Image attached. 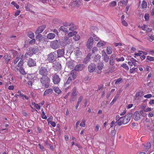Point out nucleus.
<instances>
[{
    "mask_svg": "<svg viewBox=\"0 0 154 154\" xmlns=\"http://www.w3.org/2000/svg\"><path fill=\"white\" fill-rule=\"evenodd\" d=\"M132 113H130L128 114L124 117L120 118L119 116H116V120H117V124L120 126L122 124H125L127 123L130 121L132 116Z\"/></svg>",
    "mask_w": 154,
    "mask_h": 154,
    "instance_id": "f257e3e1",
    "label": "nucleus"
},
{
    "mask_svg": "<svg viewBox=\"0 0 154 154\" xmlns=\"http://www.w3.org/2000/svg\"><path fill=\"white\" fill-rule=\"evenodd\" d=\"M42 85L46 88L49 87L50 80L47 76H43L40 79Z\"/></svg>",
    "mask_w": 154,
    "mask_h": 154,
    "instance_id": "f03ea898",
    "label": "nucleus"
},
{
    "mask_svg": "<svg viewBox=\"0 0 154 154\" xmlns=\"http://www.w3.org/2000/svg\"><path fill=\"white\" fill-rule=\"evenodd\" d=\"M57 55L54 52L50 53L48 55L47 60L49 63H53L57 59Z\"/></svg>",
    "mask_w": 154,
    "mask_h": 154,
    "instance_id": "7ed1b4c3",
    "label": "nucleus"
},
{
    "mask_svg": "<svg viewBox=\"0 0 154 154\" xmlns=\"http://www.w3.org/2000/svg\"><path fill=\"white\" fill-rule=\"evenodd\" d=\"M76 77L75 74L73 71H72L69 74V77L68 78L65 85H66L69 84L72 81L75 79Z\"/></svg>",
    "mask_w": 154,
    "mask_h": 154,
    "instance_id": "20e7f679",
    "label": "nucleus"
},
{
    "mask_svg": "<svg viewBox=\"0 0 154 154\" xmlns=\"http://www.w3.org/2000/svg\"><path fill=\"white\" fill-rule=\"evenodd\" d=\"M77 88L75 87H74L72 91V94L71 97L70 101H74L75 99V97L78 94V92L76 91Z\"/></svg>",
    "mask_w": 154,
    "mask_h": 154,
    "instance_id": "39448f33",
    "label": "nucleus"
},
{
    "mask_svg": "<svg viewBox=\"0 0 154 154\" xmlns=\"http://www.w3.org/2000/svg\"><path fill=\"white\" fill-rule=\"evenodd\" d=\"M94 39L92 37H90L88 39L87 43V47L89 49L91 48L93 44Z\"/></svg>",
    "mask_w": 154,
    "mask_h": 154,
    "instance_id": "423d86ee",
    "label": "nucleus"
},
{
    "mask_svg": "<svg viewBox=\"0 0 154 154\" xmlns=\"http://www.w3.org/2000/svg\"><path fill=\"white\" fill-rule=\"evenodd\" d=\"M76 63V62L71 60H69L67 62L66 65L69 68L72 69L74 67Z\"/></svg>",
    "mask_w": 154,
    "mask_h": 154,
    "instance_id": "0eeeda50",
    "label": "nucleus"
},
{
    "mask_svg": "<svg viewBox=\"0 0 154 154\" xmlns=\"http://www.w3.org/2000/svg\"><path fill=\"white\" fill-rule=\"evenodd\" d=\"M51 47L53 49H56L59 48V46L57 40H55L51 42Z\"/></svg>",
    "mask_w": 154,
    "mask_h": 154,
    "instance_id": "6e6552de",
    "label": "nucleus"
},
{
    "mask_svg": "<svg viewBox=\"0 0 154 154\" xmlns=\"http://www.w3.org/2000/svg\"><path fill=\"white\" fill-rule=\"evenodd\" d=\"M96 69V65L94 63L90 64L88 67V71L90 72H93Z\"/></svg>",
    "mask_w": 154,
    "mask_h": 154,
    "instance_id": "1a4fd4ad",
    "label": "nucleus"
},
{
    "mask_svg": "<svg viewBox=\"0 0 154 154\" xmlns=\"http://www.w3.org/2000/svg\"><path fill=\"white\" fill-rule=\"evenodd\" d=\"M39 73L42 75H46L48 73V71L46 68L42 67H41L39 71Z\"/></svg>",
    "mask_w": 154,
    "mask_h": 154,
    "instance_id": "9d476101",
    "label": "nucleus"
},
{
    "mask_svg": "<svg viewBox=\"0 0 154 154\" xmlns=\"http://www.w3.org/2000/svg\"><path fill=\"white\" fill-rule=\"evenodd\" d=\"M85 67V66L83 64H80L76 65L74 69L76 71H81L83 70Z\"/></svg>",
    "mask_w": 154,
    "mask_h": 154,
    "instance_id": "9b49d317",
    "label": "nucleus"
},
{
    "mask_svg": "<svg viewBox=\"0 0 154 154\" xmlns=\"http://www.w3.org/2000/svg\"><path fill=\"white\" fill-rule=\"evenodd\" d=\"M52 79L54 84H58L59 83L60 81V79L59 76L56 75H54Z\"/></svg>",
    "mask_w": 154,
    "mask_h": 154,
    "instance_id": "f8f14e48",
    "label": "nucleus"
},
{
    "mask_svg": "<svg viewBox=\"0 0 154 154\" xmlns=\"http://www.w3.org/2000/svg\"><path fill=\"white\" fill-rule=\"evenodd\" d=\"M46 26L45 25H42L40 26L36 30L35 33L36 34H39L42 32L45 29Z\"/></svg>",
    "mask_w": 154,
    "mask_h": 154,
    "instance_id": "ddd939ff",
    "label": "nucleus"
},
{
    "mask_svg": "<svg viewBox=\"0 0 154 154\" xmlns=\"http://www.w3.org/2000/svg\"><path fill=\"white\" fill-rule=\"evenodd\" d=\"M133 118L136 121H138L140 119V114L138 111L135 112L133 115Z\"/></svg>",
    "mask_w": 154,
    "mask_h": 154,
    "instance_id": "4468645a",
    "label": "nucleus"
},
{
    "mask_svg": "<svg viewBox=\"0 0 154 154\" xmlns=\"http://www.w3.org/2000/svg\"><path fill=\"white\" fill-rule=\"evenodd\" d=\"M57 56L58 57H63L64 54V50L63 49H60L58 50Z\"/></svg>",
    "mask_w": 154,
    "mask_h": 154,
    "instance_id": "2eb2a0df",
    "label": "nucleus"
},
{
    "mask_svg": "<svg viewBox=\"0 0 154 154\" xmlns=\"http://www.w3.org/2000/svg\"><path fill=\"white\" fill-rule=\"evenodd\" d=\"M35 62L32 59H29L28 62V65L29 67L34 66L35 64Z\"/></svg>",
    "mask_w": 154,
    "mask_h": 154,
    "instance_id": "dca6fc26",
    "label": "nucleus"
},
{
    "mask_svg": "<svg viewBox=\"0 0 154 154\" xmlns=\"http://www.w3.org/2000/svg\"><path fill=\"white\" fill-rule=\"evenodd\" d=\"M75 54L77 57H79L82 54V52L80 51L78 48H76L75 49Z\"/></svg>",
    "mask_w": 154,
    "mask_h": 154,
    "instance_id": "f3484780",
    "label": "nucleus"
},
{
    "mask_svg": "<svg viewBox=\"0 0 154 154\" xmlns=\"http://www.w3.org/2000/svg\"><path fill=\"white\" fill-rule=\"evenodd\" d=\"M81 4L79 0H76L72 3V5L73 7H79Z\"/></svg>",
    "mask_w": 154,
    "mask_h": 154,
    "instance_id": "a211bd4d",
    "label": "nucleus"
},
{
    "mask_svg": "<svg viewBox=\"0 0 154 154\" xmlns=\"http://www.w3.org/2000/svg\"><path fill=\"white\" fill-rule=\"evenodd\" d=\"M106 42L102 40L99 41L97 44V46L98 47H101L105 46L106 44Z\"/></svg>",
    "mask_w": 154,
    "mask_h": 154,
    "instance_id": "6ab92c4d",
    "label": "nucleus"
},
{
    "mask_svg": "<svg viewBox=\"0 0 154 154\" xmlns=\"http://www.w3.org/2000/svg\"><path fill=\"white\" fill-rule=\"evenodd\" d=\"M53 66L54 68L56 69L57 70L60 69L61 67V64L58 62H56L54 63Z\"/></svg>",
    "mask_w": 154,
    "mask_h": 154,
    "instance_id": "aec40b11",
    "label": "nucleus"
},
{
    "mask_svg": "<svg viewBox=\"0 0 154 154\" xmlns=\"http://www.w3.org/2000/svg\"><path fill=\"white\" fill-rule=\"evenodd\" d=\"M53 92L52 89L50 88L46 90L44 93V96H46L47 95L52 93Z\"/></svg>",
    "mask_w": 154,
    "mask_h": 154,
    "instance_id": "412c9836",
    "label": "nucleus"
},
{
    "mask_svg": "<svg viewBox=\"0 0 154 154\" xmlns=\"http://www.w3.org/2000/svg\"><path fill=\"white\" fill-rule=\"evenodd\" d=\"M143 95V91H139L136 93L135 94L136 99H138L140 97H141Z\"/></svg>",
    "mask_w": 154,
    "mask_h": 154,
    "instance_id": "4be33fe9",
    "label": "nucleus"
},
{
    "mask_svg": "<svg viewBox=\"0 0 154 154\" xmlns=\"http://www.w3.org/2000/svg\"><path fill=\"white\" fill-rule=\"evenodd\" d=\"M69 37L68 36H65L64 37L63 39H62L60 41L61 42L64 43V44H66L67 43V41H68L69 39Z\"/></svg>",
    "mask_w": 154,
    "mask_h": 154,
    "instance_id": "5701e85b",
    "label": "nucleus"
},
{
    "mask_svg": "<svg viewBox=\"0 0 154 154\" xmlns=\"http://www.w3.org/2000/svg\"><path fill=\"white\" fill-rule=\"evenodd\" d=\"M55 36V35L53 33H49L48 34L47 38L50 39H52L54 38Z\"/></svg>",
    "mask_w": 154,
    "mask_h": 154,
    "instance_id": "b1692460",
    "label": "nucleus"
},
{
    "mask_svg": "<svg viewBox=\"0 0 154 154\" xmlns=\"http://www.w3.org/2000/svg\"><path fill=\"white\" fill-rule=\"evenodd\" d=\"M90 56L91 55L90 54L87 55L84 60L83 62L84 63L86 64L90 61Z\"/></svg>",
    "mask_w": 154,
    "mask_h": 154,
    "instance_id": "393cba45",
    "label": "nucleus"
},
{
    "mask_svg": "<svg viewBox=\"0 0 154 154\" xmlns=\"http://www.w3.org/2000/svg\"><path fill=\"white\" fill-rule=\"evenodd\" d=\"M77 33V32L75 31L71 32L68 33V36L69 37H72L75 35Z\"/></svg>",
    "mask_w": 154,
    "mask_h": 154,
    "instance_id": "a878e982",
    "label": "nucleus"
},
{
    "mask_svg": "<svg viewBox=\"0 0 154 154\" xmlns=\"http://www.w3.org/2000/svg\"><path fill=\"white\" fill-rule=\"evenodd\" d=\"M106 52L108 54H110L112 52V48L109 46H108L106 48Z\"/></svg>",
    "mask_w": 154,
    "mask_h": 154,
    "instance_id": "bb28decb",
    "label": "nucleus"
},
{
    "mask_svg": "<svg viewBox=\"0 0 154 154\" xmlns=\"http://www.w3.org/2000/svg\"><path fill=\"white\" fill-rule=\"evenodd\" d=\"M53 89L54 91L58 94H60L61 92V91L58 87H54L53 88Z\"/></svg>",
    "mask_w": 154,
    "mask_h": 154,
    "instance_id": "cd10ccee",
    "label": "nucleus"
},
{
    "mask_svg": "<svg viewBox=\"0 0 154 154\" xmlns=\"http://www.w3.org/2000/svg\"><path fill=\"white\" fill-rule=\"evenodd\" d=\"M4 59L5 60L6 63H8L10 60L11 58L10 56H9L7 55H5L4 56Z\"/></svg>",
    "mask_w": 154,
    "mask_h": 154,
    "instance_id": "c85d7f7f",
    "label": "nucleus"
},
{
    "mask_svg": "<svg viewBox=\"0 0 154 154\" xmlns=\"http://www.w3.org/2000/svg\"><path fill=\"white\" fill-rule=\"evenodd\" d=\"M103 64L102 63L100 62L99 63L97 66V68L99 70H101L103 69Z\"/></svg>",
    "mask_w": 154,
    "mask_h": 154,
    "instance_id": "c756f323",
    "label": "nucleus"
},
{
    "mask_svg": "<svg viewBox=\"0 0 154 154\" xmlns=\"http://www.w3.org/2000/svg\"><path fill=\"white\" fill-rule=\"evenodd\" d=\"M80 38V36L78 35H75L73 37V39L75 41H77L79 40Z\"/></svg>",
    "mask_w": 154,
    "mask_h": 154,
    "instance_id": "7c9ffc66",
    "label": "nucleus"
},
{
    "mask_svg": "<svg viewBox=\"0 0 154 154\" xmlns=\"http://www.w3.org/2000/svg\"><path fill=\"white\" fill-rule=\"evenodd\" d=\"M130 61H131V62H132V64L134 66H137V63L136 62H137V60H136L134 59L133 58H131L130 59Z\"/></svg>",
    "mask_w": 154,
    "mask_h": 154,
    "instance_id": "2f4dec72",
    "label": "nucleus"
},
{
    "mask_svg": "<svg viewBox=\"0 0 154 154\" xmlns=\"http://www.w3.org/2000/svg\"><path fill=\"white\" fill-rule=\"evenodd\" d=\"M32 6V5L30 4H26L25 8L26 10L27 11H30V8Z\"/></svg>",
    "mask_w": 154,
    "mask_h": 154,
    "instance_id": "473e14b6",
    "label": "nucleus"
},
{
    "mask_svg": "<svg viewBox=\"0 0 154 154\" xmlns=\"http://www.w3.org/2000/svg\"><path fill=\"white\" fill-rule=\"evenodd\" d=\"M102 57H103L104 61L106 63L109 60V57L107 55Z\"/></svg>",
    "mask_w": 154,
    "mask_h": 154,
    "instance_id": "72a5a7b5",
    "label": "nucleus"
},
{
    "mask_svg": "<svg viewBox=\"0 0 154 154\" xmlns=\"http://www.w3.org/2000/svg\"><path fill=\"white\" fill-rule=\"evenodd\" d=\"M41 112H42L41 115H42V118L43 119H46L47 118V117L45 115V113L44 112V111L43 109H42L41 110Z\"/></svg>",
    "mask_w": 154,
    "mask_h": 154,
    "instance_id": "f704fd0d",
    "label": "nucleus"
},
{
    "mask_svg": "<svg viewBox=\"0 0 154 154\" xmlns=\"http://www.w3.org/2000/svg\"><path fill=\"white\" fill-rule=\"evenodd\" d=\"M122 80V79L121 78H119L118 79L115 80H114V81L115 82V84L116 85H118L119 84Z\"/></svg>",
    "mask_w": 154,
    "mask_h": 154,
    "instance_id": "c9c22d12",
    "label": "nucleus"
},
{
    "mask_svg": "<svg viewBox=\"0 0 154 154\" xmlns=\"http://www.w3.org/2000/svg\"><path fill=\"white\" fill-rule=\"evenodd\" d=\"M28 36L31 38H33L34 37V34L33 33L30 32L28 34Z\"/></svg>",
    "mask_w": 154,
    "mask_h": 154,
    "instance_id": "e433bc0d",
    "label": "nucleus"
},
{
    "mask_svg": "<svg viewBox=\"0 0 154 154\" xmlns=\"http://www.w3.org/2000/svg\"><path fill=\"white\" fill-rule=\"evenodd\" d=\"M146 60L149 61H152L154 60V57L150 56H147L146 57Z\"/></svg>",
    "mask_w": 154,
    "mask_h": 154,
    "instance_id": "4c0bfd02",
    "label": "nucleus"
},
{
    "mask_svg": "<svg viewBox=\"0 0 154 154\" xmlns=\"http://www.w3.org/2000/svg\"><path fill=\"white\" fill-rule=\"evenodd\" d=\"M93 37L94 38V40L96 41H99L100 38L99 37H97L96 35L95 34H93Z\"/></svg>",
    "mask_w": 154,
    "mask_h": 154,
    "instance_id": "58836bf2",
    "label": "nucleus"
},
{
    "mask_svg": "<svg viewBox=\"0 0 154 154\" xmlns=\"http://www.w3.org/2000/svg\"><path fill=\"white\" fill-rule=\"evenodd\" d=\"M116 5V2L115 1H112L110 3V5L111 7H114Z\"/></svg>",
    "mask_w": 154,
    "mask_h": 154,
    "instance_id": "ea45409f",
    "label": "nucleus"
},
{
    "mask_svg": "<svg viewBox=\"0 0 154 154\" xmlns=\"http://www.w3.org/2000/svg\"><path fill=\"white\" fill-rule=\"evenodd\" d=\"M11 4L14 5L17 9H18L19 8V6L17 5L15 2H11Z\"/></svg>",
    "mask_w": 154,
    "mask_h": 154,
    "instance_id": "a19ab883",
    "label": "nucleus"
},
{
    "mask_svg": "<svg viewBox=\"0 0 154 154\" xmlns=\"http://www.w3.org/2000/svg\"><path fill=\"white\" fill-rule=\"evenodd\" d=\"M85 121L83 119L80 124V126L82 127H85Z\"/></svg>",
    "mask_w": 154,
    "mask_h": 154,
    "instance_id": "79ce46f5",
    "label": "nucleus"
},
{
    "mask_svg": "<svg viewBox=\"0 0 154 154\" xmlns=\"http://www.w3.org/2000/svg\"><path fill=\"white\" fill-rule=\"evenodd\" d=\"M142 6L143 8H146L147 7V4L145 1H143L142 2Z\"/></svg>",
    "mask_w": 154,
    "mask_h": 154,
    "instance_id": "37998d69",
    "label": "nucleus"
},
{
    "mask_svg": "<svg viewBox=\"0 0 154 154\" xmlns=\"http://www.w3.org/2000/svg\"><path fill=\"white\" fill-rule=\"evenodd\" d=\"M122 66L127 70L129 69V67L126 64H123L122 65Z\"/></svg>",
    "mask_w": 154,
    "mask_h": 154,
    "instance_id": "c03bdc74",
    "label": "nucleus"
},
{
    "mask_svg": "<svg viewBox=\"0 0 154 154\" xmlns=\"http://www.w3.org/2000/svg\"><path fill=\"white\" fill-rule=\"evenodd\" d=\"M154 40V35H151L150 36L149 38V40L150 42H152L153 40Z\"/></svg>",
    "mask_w": 154,
    "mask_h": 154,
    "instance_id": "a18cd8bd",
    "label": "nucleus"
},
{
    "mask_svg": "<svg viewBox=\"0 0 154 154\" xmlns=\"http://www.w3.org/2000/svg\"><path fill=\"white\" fill-rule=\"evenodd\" d=\"M122 23L123 25L125 26H127L128 25V23L124 20H122Z\"/></svg>",
    "mask_w": 154,
    "mask_h": 154,
    "instance_id": "49530a36",
    "label": "nucleus"
},
{
    "mask_svg": "<svg viewBox=\"0 0 154 154\" xmlns=\"http://www.w3.org/2000/svg\"><path fill=\"white\" fill-rule=\"evenodd\" d=\"M118 98V96H115L112 100V102H111L110 103L111 104H112L113 103L116 101L117 99Z\"/></svg>",
    "mask_w": 154,
    "mask_h": 154,
    "instance_id": "de8ad7c7",
    "label": "nucleus"
},
{
    "mask_svg": "<svg viewBox=\"0 0 154 154\" xmlns=\"http://www.w3.org/2000/svg\"><path fill=\"white\" fill-rule=\"evenodd\" d=\"M116 131L115 130V129H114L112 131H111V135L112 137H114L115 136V135H116Z\"/></svg>",
    "mask_w": 154,
    "mask_h": 154,
    "instance_id": "09e8293b",
    "label": "nucleus"
},
{
    "mask_svg": "<svg viewBox=\"0 0 154 154\" xmlns=\"http://www.w3.org/2000/svg\"><path fill=\"white\" fill-rule=\"evenodd\" d=\"M116 60L118 62L120 61H123L124 60V58L122 57L120 58H116Z\"/></svg>",
    "mask_w": 154,
    "mask_h": 154,
    "instance_id": "8fccbe9b",
    "label": "nucleus"
},
{
    "mask_svg": "<svg viewBox=\"0 0 154 154\" xmlns=\"http://www.w3.org/2000/svg\"><path fill=\"white\" fill-rule=\"evenodd\" d=\"M148 27V26L147 25L144 24L143 26L141 27V28L143 30L146 31Z\"/></svg>",
    "mask_w": 154,
    "mask_h": 154,
    "instance_id": "3c124183",
    "label": "nucleus"
},
{
    "mask_svg": "<svg viewBox=\"0 0 154 154\" xmlns=\"http://www.w3.org/2000/svg\"><path fill=\"white\" fill-rule=\"evenodd\" d=\"M20 72L21 74L23 75L26 74L25 72L23 69L22 68H20L19 69Z\"/></svg>",
    "mask_w": 154,
    "mask_h": 154,
    "instance_id": "603ef678",
    "label": "nucleus"
},
{
    "mask_svg": "<svg viewBox=\"0 0 154 154\" xmlns=\"http://www.w3.org/2000/svg\"><path fill=\"white\" fill-rule=\"evenodd\" d=\"M141 52H142V51H138V53H134V55L136 56H140L142 55V53Z\"/></svg>",
    "mask_w": 154,
    "mask_h": 154,
    "instance_id": "864d4df0",
    "label": "nucleus"
},
{
    "mask_svg": "<svg viewBox=\"0 0 154 154\" xmlns=\"http://www.w3.org/2000/svg\"><path fill=\"white\" fill-rule=\"evenodd\" d=\"M136 68H133L130 69L129 72L130 73H132L134 72L136 70Z\"/></svg>",
    "mask_w": 154,
    "mask_h": 154,
    "instance_id": "5fc2aeb1",
    "label": "nucleus"
},
{
    "mask_svg": "<svg viewBox=\"0 0 154 154\" xmlns=\"http://www.w3.org/2000/svg\"><path fill=\"white\" fill-rule=\"evenodd\" d=\"M23 63V61L21 60L18 63V64L17 65L18 67H20L22 66Z\"/></svg>",
    "mask_w": 154,
    "mask_h": 154,
    "instance_id": "6e6d98bb",
    "label": "nucleus"
},
{
    "mask_svg": "<svg viewBox=\"0 0 154 154\" xmlns=\"http://www.w3.org/2000/svg\"><path fill=\"white\" fill-rule=\"evenodd\" d=\"M152 97V95L150 94H148L147 95H145L144 97L145 98H149Z\"/></svg>",
    "mask_w": 154,
    "mask_h": 154,
    "instance_id": "4d7b16f0",
    "label": "nucleus"
},
{
    "mask_svg": "<svg viewBox=\"0 0 154 154\" xmlns=\"http://www.w3.org/2000/svg\"><path fill=\"white\" fill-rule=\"evenodd\" d=\"M144 17L146 20H147L149 19V15L148 14H146Z\"/></svg>",
    "mask_w": 154,
    "mask_h": 154,
    "instance_id": "13d9d810",
    "label": "nucleus"
},
{
    "mask_svg": "<svg viewBox=\"0 0 154 154\" xmlns=\"http://www.w3.org/2000/svg\"><path fill=\"white\" fill-rule=\"evenodd\" d=\"M53 117L52 116H50L47 119V121L48 124H49L50 122H51L52 120Z\"/></svg>",
    "mask_w": 154,
    "mask_h": 154,
    "instance_id": "bf43d9fd",
    "label": "nucleus"
},
{
    "mask_svg": "<svg viewBox=\"0 0 154 154\" xmlns=\"http://www.w3.org/2000/svg\"><path fill=\"white\" fill-rule=\"evenodd\" d=\"M83 97L82 96H80L78 99V103H80L82 101V100L83 99Z\"/></svg>",
    "mask_w": 154,
    "mask_h": 154,
    "instance_id": "052dcab7",
    "label": "nucleus"
},
{
    "mask_svg": "<svg viewBox=\"0 0 154 154\" xmlns=\"http://www.w3.org/2000/svg\"><path fill=\"white\" fill-rule=\"evenodd\" d=\"M109 64L111 65H113L114 64V60L113 59H110Z\"/></svg>",
    "mask_w": 154,
    "mask_h": 154,
    "instance_id": "680f3d73",
    "label": "nucleus"
},
{
    "mask_svg": "<svg viewBox=\"0 0 154 154\" xmlns=\"http://www.w3.org/2000/svg\"><path fill=\"white\" fill-rule=\"evenodd\" d=\"M76 28V27L75 26H71V27H70L69 28V29L70 31H73L75 30V29Z\"/></svg>",
    "mask_w": 154,
    "mask_h": 154,
    "instance_id": "e2e57ef3",
    "label": "nucleus"
},
{
    "mask_svg": "<svg viewBox=\"0 0 154 154\" xmlns=\"http://www.w3.org/2000/svg\"><path fill=\"white\" fill-rule=\"evenodd\" d=\"M20 60V58L18 57H16L14 62V64H16Z\"/></svg>",
    "mask_w": 154,
    "mask_h": 154,
    "instance_id": "0e129e2a",
    "label": "nucleus"
},
{
    "mask_svg": "<svg viewBox=\"0 0 154 154\" xmlns=\"http://www.w3.org/2000/svg\"><path fill=\"white\" fill-rule=\"evenodd\" d=\"M151 110V108L150 107H147L145 109H144V111L146 112H148L149 111H150Z\"/></svg>",
    "mask_w": 154,
    "mask_h": 154,
    "instance_id": "69168bd1",
    "label": "nucleus"
},
{
    "mask_svg": "<svg viewBox=\"0 0 154 154\" xmlns=\"http://www.w3.org/2000/svg\"><path fill=\"white\" fill-rule=\"evenodd\" d=\"M27 84H28L30 88H31L32 86V82L31 81H29L27 82Z\"/></svg>",
    "mask_w": 154,
    "mask_h": 154,
    "instance_id": "338daca9",
    "label": "nucleus"
},
{
    "mask_svg": "<svg viewBox=\"0 0 154 154\" xmlns=\"http://www.w3.org/2000/svg\"><path fill=\"white\" fill-rule=\"evenodd\" d=\"M20 13V10H17L15 13L14 15L16 16L18 15Z\"/></svg>",
    "mask_w": 154,
    "mask_h": 154,
    "instance_id": "774afa93",
    "label": "nucleus"
}]
</instances>
